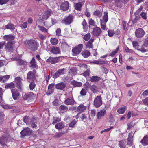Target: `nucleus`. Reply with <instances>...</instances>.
<instances>
[{
    "label": "nucleus",
    "mask_w": 148,
    "mask_h": 148,
    "mask_svg": "<svg viewBox=\"0 0 148 148\" xmlns=\"http://www.w3.org/2000/svg\"><path fill=\"white\" fill-rule=\"evenodd\" d=\"M28 48L31 51L34 52L38 48L39 44L34 40H31L27 41Z\"/></svg>",
    "instance_id": "1"
},
{
    "label": "nucleus",
    "mask_w": 148,
    "mask_h": 148,
    "mask_svg": "<svg viewBox=\"0 0 148 148\" xmlns=\"http://www.w3.org/2000/svg\"><path fill=\"white\" fill-rule=\"evenodd\" d=\"M83 46V44H79L73 49L72 50L73 55L75 56L79 54L81 52Z\"/></svg>",
    "instance_id": "2"
},
{
    "label": "nucleus",
    "mask_w": 148,
    "mask_h": 148,
    "mask_svg": "<svg viewBox=\"0 0 148 148\" xmlns=\"http://www.w3.org/2000/svg\"><path fill=\"white\" fill-rule=\"evenodd\" d=\"M73 21V16L70 15L67 16H66L62 20V23L65 25L70 24Z\"/></svg>",
    "instance_id": "3"
},
{
    "label": "nucleus",
    "mask_w": 148,
    "mask_h": 148,
    "mask_svg": "<svg viewBox=\"0 0 148 148\" xmlns=\"http://www.w3.org/2000/svg\"><path fill=\"white\" fill-rule=\"evenodd\" d=\"M94 105L96 108L100 107L102 104V101L100 96H98L95 98L94 101Z\"/></svg>",
    "instance_id": "4"
},
{
    "label": "nucleus",
    "mask_w": 148,
    "mask_h": 148,
    "mask_svg": "<svg viewBox=\"0 0 148 148\" xmlns=\"http://www.w3.org/2000/svg\"><path fill=\"white\" fill-rule=\"evenodd\" d=\"M32 131L28 127L24 128L23 130L20 132L21 137H23L25 136L30 135L32 133Z\"/></svg>",
    "instance_id": "5"
},
{
    "label": "nucleus",
    "mask_w": 148,
    "mask_h": 148,
    "mask_svg": "<svg viewBox=\"0 0 148 148\" xmlns=\"http://www.w3.org/2000/svg\"><path fill=\"white\" fill-rule=\"evenodd\" d=\"M135 35L137 38L142 37L145 35V32L142 28H139L135 31Z\"/></svg>",
    "instance_id": "6"
},
{
    "label": "nucleus",
    "mask_w": 148,
    "mask_h": 148,
    "mask_svg": "<svg viewBox=\"0 0 148 148\" xmlns=\"http://www.w3.org/2000/svg\"><path fill=\"white\" fill-rule=\"evenodd\" d=\"M107 112L106 110L103 109L98 112L96 115L97 118L98 119H100L103 117L104 115L106 114Z\"/></svg>",
    "instance_id": "7"
},
{
    "label": "nucleus",
    "mask_w": 148,
    "mask_h": 148,
    "mask_svg": "<svg viewBox=\"0 0 148 148\" xmlns=\"http://www.w3.org/2000/svg\"><path fill=\"white\" fill-rule=\"evenodd\" d=\"M59 57L53 58L50 57L49 58L46 60V62L48 63H50L51 64L56 63L59 61Z\"/></svg>",
    "instance_id": "8"
},
{
    "label": "nucleus",
    "mask_w": 148,
    "mask_h": 148,
    "mask_svg": "<svg viewBox=\"0 0 148 148\" xmlns=\"http://www.w3.org/2000/svg\"><path fill=\"white\" fill-rule=\"evenodd\" d=\"M22 78L21 77H18L15 78V82L17 84V88L20 89H21L22 88Z\"/></svg>",
    "instance_id": "9"
},
{
    "label": "nucleus",
    "mask_w": 148,
    "mask_h": 148,
    "mask_svg": "<svg viewBox=\"0 0 148 148\" xmlns=\"http://www.w3.org/2000/svg\"><path fill=\"white\" fill-rule=\"evenodd\" d=\"M101 29L98 27H96L93 29L92 34L95 36H98L101 34Z\"/></svg>",
    "instance_id": "10"
},
{
    "label": "nucleus",
    "mask_w": 148,
    "mask_h": 148,
    "mask_svg": "<svg viewBox=\"0 0 148 148\" xmlns=\"http://www.w3.org/2000/svg\"><path fill=\"white\" fill-rule=\"evenodd\" d=\"M64 103L67 105H73L75 103V101L72 96L66 99L64 101Z\"/></svg>",
    "instance_id": "11"
},
{
    "label": "nucleus",
    "mask_w": 148,
    "mask_h": 148,
    "mask_svg": "<svg viewBox=\"0 0 148 148\" xmlns=\"http://www.w3.org/2000/svg\"><path fill=\"white\" fill-rule=\"evenodd\" d=\"M69 7V3L68 1H65L62 3L60 5L61 9L63 11L67 10Z\"/></svg>",
    "instance_id": "12"
},
{
    "label": "nucleus",
    "mask_w": 148,
    "mask_h": 148,
    "mask_svg": "<svg viewBox=\"0 0 148 148\" xmlns=\"http://www.w3.org/2000/svg\"><path fill=\"white\" fill-rule=\"evenodd\" d=\"M5 51L8 52H10L13 49L12 43L11 42H8L6 44L5 47Z\"/></svg>",
    "instance_id": "13"
},
{
    "label": "nucleus",
    "mask_w": 148,
    "mask_h": 148,
    "mask_svg": "<svg viewBox=\"0 0 148 148\" xmlns=\"http://www.w3.org/2000/svg\"><path fill=\"white\" fill-rule=\"evenodd\" d=\"M52 12L50 10H47L45 11L43 14L42 19L43 20H47L51 15Z\"/></svg>",
    "instance_id": "14"
},
{
    "label": "nucleus",
    "mask_w": 148,
    "mask_h": 148,
    "mask_svg": "<svg viewBox=\"0 0 148 148\" xmlns=\"http://www.w3.org/2000/svg\"><path fill=\"white\" fill-rule=\"evenodd\" d=\"M66 84L64 82L59 83L56 84L55 88L58 89L63 90L66 86Z\"/></svg>",
    "instance_id": "15"
},
{
    "label": "nucleus",
    "mask_w": 148,
    "mask_h": 148,
    "mask_svg": "<svg viewBox=\"0 0 148 148\" xmlns=\"http://www.w3.org/2000/svg\"><path fill=\"white\" fill-rule=\"evenodd\" d=\"M11 92L12 94L13 98L16 100L17 97L19 95V92L16 89H12L11 90Z\"/></svg>",
    "instance_id": "16"
},
{
    "label": "nucleus",
    "mask_w": 148,
    "mask_h": 148,
    "mask_svg": "<svg viewBox=\"0 0 148 148\" xmlns=\"http://www.w3.org/2000/svg\"><path fill=\"white\" fill-rule=\"evenodd\" d=\"M64 69H62L58 70L53 75V78H56L62 74H64Z\"/></svg>",
    "instance_id": "17"
},
{
    "label": "nucleus",
    "mask_w": 148,
    "mask_h": 148,
    "mask_svg": "<svg viewBox=\"0 0 148 148\" xmlns=\"http://www.w3.org/2000/svg\"><path fill=\"white\" fill-rule=\"evenodd\" d=\"M4 39L7 41H11L13 40L14 38V36L11 34L5 35L3 36Z\"/></svg>",
    "instance_id": "18"
},
{
    "label": "nucleus",
    "mask_w": 148,
    "mask_h": 148,
    "mask_svg": "<svg viewBox=\"0 0 148 148\" xmlns=\"http://www.w3.org/2000/svg\"><path fill=\"white\" fill-rule=\"evenodd\" d=\"M61 47L64 51H66L68 50L69 46L65 42H64L62 43Z\"/></svg>",
    "instance_id": "19"
},
{
    "label": "nucleus",
    "mask_w": 148,
    "mask_h": 148,
    "mask_svg": "<svg viewBox=\"0 0 148 148\" xmlns=\"http://www.w3.org/2000/svg\"><path fill=\"white\" fill-rule=\"evenodd\" d=\"M86 108V107L82 104H81L77 107V111L80 113L83 111Z\"/></svg>",
    "instance_id": "20"
},
{
    "label": "nucleus",
    "mask_w": 148,
    "mask_h": 148,
    "mask_svg": "<svg viewBox=\"0 0 148 148\" xmlns=\"http://www.w3.org/2000/svg\"><path fill=\"white\" fill-rule=\"evenodd\" d=\"M64 125L62 122L58 123L55 125L56 128L58 130L64 128Z\"/></svg>",
    "instance_id": "21"
},
{
    "label": "nucleus",
    "mask_w": 148,
    "mask_h": 148,
    "mask_svg": "<svg viewBox=\"0 0 148 148\" xmlns=\"http://www.w3.org/2000/svg\"><path fill=\"white\" fill-rule=\"evenodd\" d=\"M51 51L54 54H59L60 53V49L58 47H53L52 48Z\"/></svg>",
    "instance_id": "22"
},
{
    "label": "nucleus",
    "mask_w": 148,
    "mask_h": 148,
    "mask_svg": "<svg viewBox=\"0 0 148 148\" xmlns=\"http://www.w3.org/2000/svg\"><path fill=\"white\" fill-rule=\"evenodd\" d=\"M141 142L143 145L146 146L148 145V137L144 136L141 141Z\"/></svg>",
    "instance_id": "23"
},
{
    "label": "nucleus",
    "mask_w": 148,
    "mask_h": 148,
    "mask_svg": "<svg viewBox=\"0 0 148 148\" xmlns=\"http://www.w3.org/2000/svg\"><path fill=\"white\" fill-rule=\"evenodd\" d=\"M101 79L100 77L97 76H92L90 79L91 82H96Z\"/></svg>",
    "instance_id": "24"
},
{
    "label": "nucleus",
    "mask_w": 148,
    "mask_h": 148,
    "mask_svg": "<svg viewBox=\"0 0 148 148\" xmlns=\"http://www.w3.org/2000/svg\"><path fill=\"white\" fill-rule=\"evenodd\" d=\"M126 110L125 107H121L117 110L118 113L120 114H123Z\"/></svg>",
    "instance_id": "25"
},
{
    "label": "nucleus",
    "mask_w": 148,
    "mask_h": 148,
    "mask_svg": "<svg viewBox=\"0 0 148 148\" xmlns=\"http://www.w3.org/2000/svg\"><path fill=\"white\" fill-rule=\"evenodd\" d=\"M60 110L62 112H66L68 110V107L64 105H61L59 107Z\"/></svg>",
    "instance_id": "26"
},
{
    "label": "nucleus",
    "mask_w": 148,
    "mask_h": 148,
    "mask_svg": "<svg viewBox=\"0 0 148 148\" xmlns=\"http://www.w3.org/2000/svg\"><path fill=\"white\" fill-rule=\"evenodd\" d=\"M35 76V75L32 71H30L28 72L27 75V78L29 79H32Z\"/></svg>",
    "instance_id": "27"
},
{
    "label": "nucleus",
    "mask_w": 148,
    "mask_h": 148,
    "mask_svg": "<svg viewBox=\"0 0 148 148\" xmlns=\"http://www.w3.org/2000/svg\"><path fill=\"white\" fill-rule=\"evenodd\" d=\"M93 41V40L92 39H91L90 40L87 42L86 44V46L87 47L90 48H93V45L92 42Z\"/></svg>",
    "instance_id": "28"
},
{
    "label": "nucleus",
    "mask_w": 148,
    "mask_h": 148,
    "mask_svg": "<svg viewBox=\"0 0 148 148\" xmlns=\"http://www.w3.org/2000/svg\"><path fill=\"white\" fill-rule=\"evenodd\" d=\"M81 54L84 57L87 58L90 56V53L88 51L84 50L82 52Z\"/></svg>",
    "instance_id": "29"
},
{
    "label": "nucleus",
    "mask_w": 148,
    "mask_h": 148,
    "mask_svg": "<svg viewBox=\"0 0 148 148\" xmlns=\"http://www.w3.org/2000/svg\"><path fill=\"white\" fill-rule=\"evenodd\" d=\"M30 66L32 68H35L36 67V60L33 58L30 62Z\"/></svg>",
    "instance_id": "30"
},
{
    "label": "nucleus",
    "mask_w": 148,
    "mask_h": 148,
    "mask_svg": "<svg viewBox=\"0 0 148 148\" xmlns=\"http://www.w3.org/2000/svg\"><path fill=\"white\" fill-rule=\"evenodd\" d=\"M77 70L75 68H73L71 69L69 71V73L72 74L73 75H75L77 73Z\"/></svg>",
    "instance_id": "31"
},
{
    "label": "nucleus",
    "mask_w": 148,
    "mask_h": 148,
    "mask_svg": "<svg viewBox=\"0 0 148 148\" xmlns=\"http://www.w3.org/2000/svg\"><path fill=\"white\" fill-rule=\"evenodd\" d=\"M82 5H83L81 2H79L75 5V9L77 10H80Z\"/></svg>",
    "instance_id": "32"
},
{
    "label": "nucleus",
    "mask_w": 148,
    "mask_h": 148,
    "mask_svg": "<svg viewBox=\"0 0 148 148\" xmlns=\"http://www.w3.org/2000/svg\"><path fill=\"white\" fill-rule=\"evenodd\" d=\"M15 87V84L12 83H11L8 84L5 86V88L7 89L13 88H14Z\"/></svg>",
    "instance_id": "33"
},
{
    "label": "nucleus",
    "mask_w": 148,
    "mask_h": 148,
    "mask_svg": "<svg viewBox=\"0 0 148 148\" xmlns=\"http://www.w3.org/2000/svg\"><path fill=\"white\" fill-rule=\"evenodd\" d=\"M91 90L94 93H96L98 91V88L95 85H93L91 87Z\"/></svg>",
    "instance_id": "34"
},
{
    "label": "nucleus",
    "mask_w": 148,
    "mask_h": 148,
    "mask_svg": "<svg viewBox=\"0 0 148 148\" xmlns=\"http://www.w3.org/2000/svg\"><path fill=\"white\" fill-rule=\"evenodd\" d=\"M73 85L75 87H80L82 86V84L80 82L76 81H73L72 82Z\"/></svg>",
    "instance_id": "35"
},
{
    "label": "nucleus",
    "mask_w": 148,
    "mask_h": 148,
    "mask_svg": "<svg viewBox=\"0 0 148 148\" xmlns=\"http://www.w3.org/2000/svg\"><path fill=\"white\" fill-rule=\"evenodd\" d=\"M37 27L39 28V30L44 33H47L48 30L44 27L38 25Z\"/></svg>",
    "instance_id": "36"
},
{
    "label": "nucleus",
    "mask_w": 148,
    "mask_h": 148,
    "mask_svg": "<svg viewBox=\"0 0 148 148\" xmlns=\"http://www.w3.org/2000/svg\"><path fill=\"white\" fill-rule=\"evenodd\" d=\"M108 12H104V14L103 16V19L105 23H106L108 20Z\"/></svg>",
    "instance_id": "37"
},
{
    "label": "nucleus",
    "mask_w": 148,
    "mask_h": 148,
    "mask_svg": "<svg viewBox=\"0 0 148 148\" xmlns=\"http://www.w3.org/2000/svg\"><path fill=\"white\" fill-rule=\"evenodd\" d=\"M6 28L11 30H14L15 28L14 26L12 24H8L5 26Z\"/></svg>",
    "instance_id": "38"
},
{
    "label": "nucleus",
    "mask_w": 148,
    "mask_h": 148,
    "mask_svg": "<svg viewBox=\"0 0 148 148\" xmlns=\"http://www.w3.org/2000/svg\"><path fill=\"white\" fill-rule=\"evenodd\" d=\"M50 42L52 44L55 45L58 43V41L56 38H53L51 39Z\"/></svg>",
    "instance_id": "39"
},
{
    "label": "nucleus",
    "mask_w": 148,
    "mask_h": 148,
    "mask_svg": "<svg viewBox=\"0 0 148 148\" xmlns=\"http://www.w3.org/2000/svg\"><path fill=\"white\" fill-rule=\"evenodd\" d=\"M106 23L105 22H101V28L103 30H106L107 29L106 26Z\"/></svg>",
    "instance_id": "40"
},
{
    "label": "nucleus",
    "mask_w": 148,
    "mask_h": 148,
    "mask_svg": "<svg viewBox=\"0 0 148 148\" xmlns=\"http://www.w3.org/2000/svg\"><path fill=\"white\" fill-rule=\"evenodd\" d=\"M5 139L2 138H0V144H1L3 146L6 145Z\"/></svg>",
    "instance_id": "41"
},
{
    "label": "nucleus",
    "mask_w": 148,
    "mask_h": 148,
    "mask_svg": "<svg viewBox=\"0 0 148 148\" xmlns=\"http://www.w3.org/2000/svg\"><path fill=\"white\" fill-rule=\"evenodd\" d=\"M82 24L83 26L84 30H86L87 29V23L85 19L83 20V21L82 23Z\"/></svg>",
    "instance_id": "42"
},
{
    "label": "nucleus",
    "mask_w": 148,
    "mask_h": 148,
    "mask_svg": "<svg viewBox=\"0 0 148 148\" xmlns=\"http://www.w3.org/2000/svg\"><path fill=\"white\" fill-rule=\"evenodd\" d=\"M90 33H88L84 36L83 38L85 41H87L90 38Z\"/></svg>",
    "instance_id": "43"
},
{
    "label": "nucleus",
    "mask_w": 148,
    "mask_h": 148,
    "mask_svg": "<svg viewBox=\"0 0 148 148\" xmlns=\"http://www.w3.org/2000/svg\"><path fill=\"white\" fill-rule=\"evenodd\" d=\"M90 72L89 69H87V70L85 71L83 74V75L85 77H87L89 76Z\"/></svg>",
    "instance_id": "44"
},
{
    "label": "nucleus",
    "mask_w": 148,
    "mask_h": 148,
    "mask_svg": "<svg viewBox=\"0 0 148 148\" xmlns=\"http://www.w3.org/2000/svg\"><path fill=\"white\" fill-rule=\"evenodd\" d=\"M119 49L118 47L114 51L110 53V56L111 57H113L114 55L117 52Z\"/></svg>",
    "instance_id": "45"
},
{
    "label": "nucleus",
    "mask_w": 148,
    "mask_h": 148,
    "mask_svg": "<svg viewBox=\"0 0 148 148\" xmlns=\"http://www.w3.org/2000/svg\"><path fill=\"white\" fill-rule=\"evenodd\" d=\"M76 123L77 121L75 120H74L69 124V126L70 127H73Z\"/></svg>",
    "instance_id": "46"
},
{
    "label": "nucleus",
    "mask_w": 148,
    "mask_h": 148,
    "mask_svg": "<svg viewBox=\"0 0 148 148\" xmlns=\"http://www.w3.org/2000/svg\"><path fill=\"white\" fill-rule=\"evenodd\" d=\"M145 46L143 45L141 47L138 49V50L142 52H145L146 51V49L145 48Z\"/></svg>",
    "instance_id": "47"
},
{
    "label": "nucleus",
    "mask_w": 148,
    "mask_h": 148,
    "mask_svg": "<svg viewBox=\"0 0 148 148\" xmlns=\"http://www.w3.org/2000/svg\"><path fill=\"white\" fill-rule=\"evenodd\" d=\"M86 90L85 89H82L80 92V94L82 96H85L86 94Z\"/></svg>",
    "instance_id": "48"
},
{
    "label": "nucleus",
    "mask_w": 148,
    "mask_h": 148,
    "mask_svg": "<svg viewBox=\"0 0 148 148\" xmlns=\"http://www.w3.org/2000/svg\"><path fill=\"white\" fill-rule=\"evenodd\" d=\"M132 44L133 47L136 49H137L138 48V43L137 41L132 42Z\"/></svg>",
    "instance_id": "49"
},
{
    "label": "nucleus",
    "mask_w": 148,
    "mask_h": 148,
    "mask_svg": "<svg viewBox=\"0 0 148 148\" xmlns=\"http://www.w3.org/2000/svg\"><path fill=\"white\" fill-rule=\"evenodd\" d=\"M4 114L3 112L0 113V124L2 123L3 119Z\"/></svg>",
    "instance_id": "50"
},
{
    "label": "nucleus",
    "mask_w": 148,
    "mask_h": 148,
    "mask_svg": "<svg viewBox=\"0 0 148 148\" xmlns=\"http://www.w3.org/2000/svg\"><path fill=\"white\" fill-rule=\"evenodd\" d=\"M78 66H79L80 68L85 69L87 68V66L86 65L82 64H79Z\"/></svg>",
    "instance_id": "51"
},
{
    "label": "nucleus",
    "mask_w": 148,
    "mask_h": 148,
    "mask_svg": "<svg viewBox=\"0 0 148 148\" xmlns=\"http://www.w3.org/2000/svg\"><path fill=\"white\" fill-rule=\"evenodd\" d=\"M140 15L143 19L146 20L147 19L146 13L142 12L140 14Z\"/></svg>",
    "instance_id": "52"
},
{
    "label": "nucleus",
    "mask_w": 148,
    "mask_h": 148,
    "mask_svg": "<svg viewBox=\"0 0 148 148\" xmlns=\"http://www.w3.org/2000/svg\"><path fill=\"white\" fill-rule=\"evenodd\" d=\"M94 14L95 15L98 16L99 17L101 16V14L99 10H96L95 11L94 13Z\"/></svg>",
    "instance_id": "53"
},
{
    "label": "nucleus",
    "mask_w": 148,
    "mask_h": 148,
    "mask_svg": "<svg viewBox=\"0 0 148 148\" xmlns=\"http://www.w3.org/2000/svg\"><path fill=\"white\" fill-rule=\"evenodd\" d=\"M108 36L110 37H112L114 34V32L113 30H109L108 31Z\"/></svg>",
    "instance_id": "54"
},
{
    "label": "nucleus",
    "mask_w": 148,
    "mask_h": 148,
    "mask_svg": "<svg viewBox=\"0 0 148 148\" xmlns=\"http://www.w3.org/2000/svg\"><path fill=\"white\" fill-rule=\"evenodd\" d=\"M35 85L34 82H32L30 83L29 84L30 89L31 90H32L35 88Z\"/></svg>",
    "instance_id": "55"
},
{
    "label": "nucleus",
    "mask_w": 148,
    "mask_h": 148,
    "mask_svg": "<svg viewBox=\"0 0 148 148\" xmlns=\"http://www.w3.org/2000/svg\"><path fill=\"white\" fill-rule=\"evenodd\" d=\"M29 117L27 116H25L24 118V121L27 124H29Z\"/></svg>",
    "instance_id": "56"
},
{
    "label": "nucleus",
    "mask_w": 148,
    "mask_h": 148,
    "mask_svg": "<svg viewBox=\"0 0 148 148\" xmlns=\"http://www.w3.org/2000/svg\"><path fill=\"white\" fill-rule=\"evenodd\" d=\"M54 91L53 89H48L46 92V94L47 95H50L52 94Z\"/></svg>",
    "instance_id": "57"
},
{
    "label": "nucleus",
    "mask_w": 148,
    "mask_h": 148,
    "mask_svg": "<svg viewBox=\"0 0 148 148\" xmlns=\"http://www.w3.org/2000/svg\"><path fill=\"white\" fill-rule=\"evenodd\" d=\"M143 8L142 6H140L139 8L136 11L135 14H138L142 10Z\"/></svg>",
    "instance_id": "58"
},
{
    "label": "nucleus",
    "mask_w": 148,
    "mask_h": 148,
    "mask_svg": "<svg viewBox=\"0 0 148 148\" xmlns=\"http://www.w3.org/2000/svg\"><path fill=\"white\" fill-rule=\"evenodd\" d=\"M89 23L90 25L93 26H94L95 23L94 20L91 19L89 20Z\"/></svg>",
    "instance_id": "59"
},
{
    "label": "nucleus",
    "mask_w": 148,
    "mask_h": 148,
    "mask_svg": "<svg viewBox=\"0 0 148 148\" xmlns=\"http://www.w3.org/2000/svg\"><path fill=\"white\" fill-rule=\"evenodd\" d=\"M53 105L55 106H57L59 105L58 101L57 99L55 100L53 102Z\"/></svg>",
    "instance_id": "60"
},
{
    "label": "nucleus",
    "mask_w": 148,
    "mask_h": 148,
    "mask_svg": "<svg viewBox=\"0 0 148 148\" xmlns=\"http://www.w3.org/2000/svg\"><path fill=\"white\" fill-rule=\"evenodd\" d=\"M6 63L4 60H0V67L3 66Z\"/></svg>",
    "instance_id": "61"
},
{
    "label": "nucleus",
    "mask_w": 148,
    "mask_h": 148,
    "mask_svg": "<svg viewBox=\"0 0 148 148\" xmlns=\"http://www.w3.org/2000/svg\"><path fill=\"white\" fill-rule=\"evenodd\" d=\"M119 145L120 146L121 148H125V146L124 144V142L121 141V142H119Z\"/></svg>",
    "instance_id": "62"
},
{
    "label": "nucleus",
    "mask_w": 148,
    "mask_h": 148,
    "mask_svg": "<svg viewBox=\"0 0 148 148\" xmlns=\"http://www.w3.org/2000/svg\"><path fill=\"white\" fill-rule=\"evenodd\" d=\"M27 26V22H24L22 25V27L23 29L26 28Z\"/></svg>",
    "instance_id": "63"
},
{
    "label": "nucleus",
    "mask_w": 148,
    "mask_h": 148,
    "mask_svg": "<svg viewBox=\"0 0 148 148\" xmlns=\"http://www.w3.org/2000/svg\"><path fill=\"white\" fill-rule=\"evenodd\" d=\"M143 103L145 105L148 106V97L144 99Z\"/></svg>",
    "instance_id": "64"
}]
</instances>
